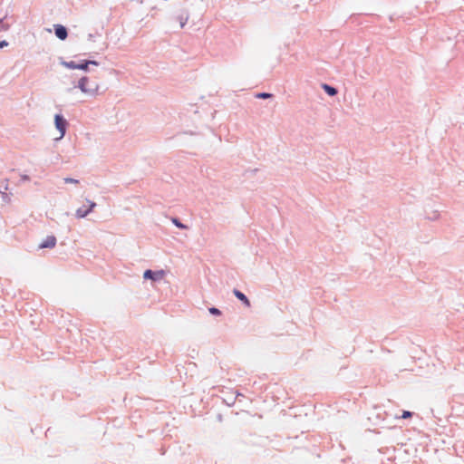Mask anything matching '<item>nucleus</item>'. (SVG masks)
<instances>
[{
  "label": "nucleus",
  "instance_id": "f257e3e1",
  "mask_svg": "<svg viewBox=\"0 0 464 464\" xmlns=\"http://www.w3.org/2000/svg\"><path fill=\"white\" fill-rule=\"evenodd\" d=\"M61 64L68 69H78L82 71H89V65H99V63L95 60H82L80 63L74 61L66 62L62 60Z\"/></svg>",
  "mask_w": 464,
  "mask_h": 464
},
{
  "label": "nucleus",
  "instance_id": "f03ea898",
  "mask_svg": "<svg viewBox=\"0 0 464 464\" xmlns=\"http://www.w3.org/2000/svg\"><path fill=\"white\" fill-rule=\"evenodd\" d=\"M54 125L57 130L60 132V139H62L65 135L66 129L68 126L66 119L61 114H55Z\"/></svg>",
  "mask_w": 464,
  "mask_h": 464
},
{
  "label": "nucleus",
  "instance_id": "7ed1b4c3",
  "mask_svg": "<svg viewBox=\"0 0 464 464\" xmlns=\"http://www.w3.org/2000/svg\"><path fill=\"white\" fill-rule=\"evenodd\" d=\"M88 203V208H86L84 205L80 207L75 213L76 218H84L87 217L96 207V203L93 201H91L89 199L86 200Z\"/></svg>",
  "mask_w": 464,
  "mask_h": 464
},
{
  "label": "nucleus",
  "instance_id": "20e7f679",
  "mask_svg": "<svg viewBox=\"0 0 464 464\" xmlns=\"http://www.w3.org/2000/svg\"><path fill=\"white\" fill-rule=\"evenodd\" d=\"M89 82V78L86 76L82 77L78 82V88L86 94L94 95L97 92L98 87L97 85L94 88H88L87 83Z\"/></svg>",
  "mask_w": 464,
  "mask_h": 464
},
{
  "label": "nucleus",
  "instance_id": "39448f33",
  "mask_svg": "<svg viewBox=\"0 0 464 464\" xmlns=\"http://www.w3.org/2000/svg\"><path fill=\"white\" fill-rule=\"evenodd\" d=\"M163 276H164L163 270L153 271L150 269H147V270H145V272L143 274V278L150 279L152 281H158V280H160L163 277Z\"/></svg>",
  "mask_w": 464,
  "mask_h": 464
},
{
  "label": "nucleus",
  "instance_id": "423d86ee",
  "mask_svg": "<svg viewBox=\"0 0 464 464\" xmlns=\"http://www.w3.org/2000/svg\"><path fill=\"white\" fill-rule=\"evenodd\" d=\"M54 34L56 37L60 40H65L68 36V30L63 24H54L53 26Z\"/></svg>",
  "mask_w": 464,
  "mask_h": 464
},
{
  "label": "nucleus",
  "instance_id": "0eeeda50",
  "mask_svg": "<svg viewBox=\"0 0 464 464\" xmlns=\"http://www.w3.org/2000/svg\"><path fill=\"white\" fill-rule=\"evenodd\" d=\"M56 245V237L54 236H48L40 245V248H53Z\"/></svg>",
  "mask_w": 464,
  "mask_h": 464
},
{
  "label": "nucleus",
  "instance_id": "6e6552de",
  "mask_svg": "<svg viewBox=\"0 0 464 464\" xmlns=\"http://www.w3.org/2000/svg\"><path fill=\"white\" fill-rule=\"evenodd\" d=\"M233 294L238 299L240 300L246 306L249 307L250 306V301L249 299L247 298V296L241 291H239L238 289H234L233 290Z\"/></svg>",
  "mask_w": 464,
  "mask_h": 464
},
{
  "label": "nucleus",
  "instance_id": "1a4fd4ad",
  "mask_svg": "<svg viewBox=\"0 0 464 464\" xmlns=\"http://www.w3.org/2000/svg\"><path fill=\"white\" fill-rule=\"evenodd\" d=\"M322 88L331 97L335 96L338 92V91L335 87L329 85L327 83H323Z\"/></svg>",
  "mask_w": 464,
  "mask_h": 464
},
{
  "label": "nucleus",
  "instance_id": "9d476101",
  "mask_svg": "<svg viewBox=\"0 0 464 464\" xmlns=\"http://www.w3.org/2000/svg\"><path fill=\"white\" fill-rule=\"evenodd\" d=\"M171 221L179 228H181V229H187L188 228V226L183 224L178 218H172Z\"/></svg>",
  "mask_w": 464,
  "mask_h": 464
},
{
  "label": "nucleus",
  "instance_id": "9b49d317",
  "mask_svg": "<svg viewBox=\"0 0 464 464\" xmlns=\"http://www.w3.org/2000/svg\"><path fill=\"white\" fill-rule=\"evenodd\" d=\"M208 312L212 314V315H215V316H220L222 314V312L217 308V307H209L208 308Z\"/></svg>",
  "mask_w": 464,
  "mask_h": 464
},
{
  "label": "nucleus",
  "instance_id": "f8f14e48",
  "mask_svg": "<svg viewBox=\"0 0 464 464\" xmlns=\"http://www.w3.org/2000/svg\"><path fill=\"white\" fill-rule=\"evenodd\" d=\"M256 97L258 99H267L272 97V94L269 92H258L256 94Z\"/></svg>",
  "mask_w": 464,
  "mask_h": 464
},
{
  "label": "nucleus",
  "instance_id": "ddd939ff",
  "mask_svg": "<svg viewBox=\"0 0 464 464\" xmlns=\"http://www.w3.org/2000/svg\"><path fill=\"white\" fill-rule=\"evenodd\" d=\"M9 28V24L4 22V19H0V32L5 31Z\"/></svg>",
  "mask_w": 464,
  "mask_h": 464
},
{
  "label": "nucleus",
  "instance_id": "4468645a",
  "mask_svg": "<svg viewBox=\"0 0 464 464\" xmlns=\"http://www.w3.org/2000/svg\"><path fill=\"white\" fill-rule=\"evenodd\" d=\"M64 183H70V184H78L79 180L72 179V178H64L63 179Z\"/></svg>",
  "mask_w": 464,
  "mask_h": 464
},
{
  "label": "nucleus",
  "instance_id": "2eb2a0df",
  "mask_svg": "<svg viewBox=\"0 0 464 464\" xmlns=\"http://www.w3.org/2000/svg\"><path fill=\"white\" fill-rule=\"evenodd\" d=\"M411 416H412V412L411 411H404L402 415H401V418L407 419V418H410Z\"/></svg>",
  "mask_w": 464,
  "mask_h": 464
},
{
  "label": "nucleus",
  "instance_id": "dca6fc26",
  "mask_svg": "<svg viewBox=\"0 0 464 464\" xmlns=\"http://www.w3.org/2000/svg\"><path fill=\"white\" fill-rule=\"evenodd\" d=\"M8 45V43L5 40L0 42V48H4Z\"/></svg>",
  "mask_w": 464,
  "mask_h": 464
},
{
  "label": "nucleus",
  "instance_id": "f3484780",
  "mask_svg": "<svg viewBox=\"0 0 464 464\" xmlns=\"http://www.w3.org/2000/svg\"><path fill=\"white\" fill-rule=\"evenodd\" d=\"M21 179H22L23 181H26V180H29V179H30V178H29V176H27V175H23V176H21Z\"/></svg>",
  "mask_w": 464,
  "mask_h": 464
},
{
  "label": "nucleus",
  "instance_id": "a211bd4d",
  "mask_svg": "<svg viewBox=\"0 0 464 464\" xmlns=\"http://www.w3.org/2000/svg\"><path fill=\"white\" fill-rule=\"evenodd\" d=\"M88 39H89L90 41H92V40H93V34H89V35H88Z\"/></svg>",
  "mask_w": 464,
  "mask_h": 464
}]
</instances>
